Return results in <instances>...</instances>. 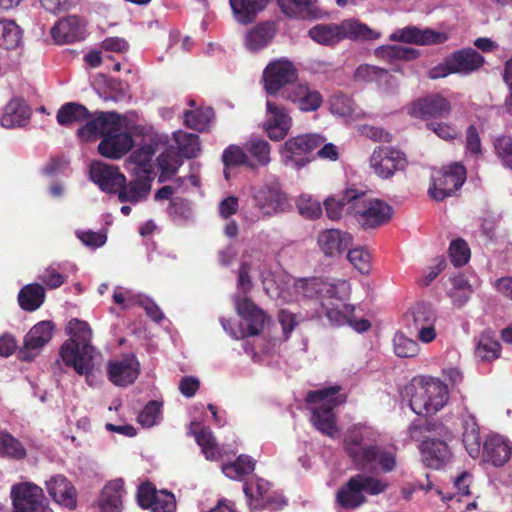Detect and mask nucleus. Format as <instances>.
I'll use <instances>...</instances> for the list:
<instances>
[{"label": "nucleus", "instance_id": "nucleus-18", "mask_svg": "<svg viewBox=\"0 0 512 512\" xmlns=\"http://www.w3.org/2000/svg\"><path fill=\"white\" fill-rule=\"evenodd\" d=\"M291 126L292 119L285 108L267 100L264 129L268 137L272 141H280L286 137Z\"/></svg>", "mask_w": 512, "mask_h": 512}, {"label": "nucleus", "instance_id": "nucleus-38", "mask_svg": "<svg viewBox=\"0 0 512 512\" xmlns=\"http://www.w3.org/2000/svg\"><path fill=\"white\" fill-rule=\"evenodd\" d=\"M337 501L339 505L346 509L358 508L366 501V497L360 489V484L355 476L351 477L348 482L338 491Z\"/></svg>", "mask_w": 512, "mask_h": 512}, {"label": "nucleus", "instance_id": "nucleus-46", "mask_svg": "<svg viewBox=\"0 0 512 512\" xmlns=\"http://www.w3.org/2000/svg\"><path fill=\"white\" fill-rule=\"evenodd\" d=\"M194 436L207 460H217L220 457L219 447L209 428L201 427L198 432H194Z\"/></svg>", "mask_w": 512, "mask_h": 512}, {"label": "nucleus", "instance_id": "nucleus-12", "mask_svg": "<svg viewBox=\"0 0 512 512\" xmlns=\"http://www.w3.org/2000/svg\"><path fill=\"white\" fill-rule=\"evenodd\" d=\"M377 35L365 24L347 19L340 24L322 25V45H334L343 39L370 40Z\"/></svg>", "mask_w": 512, "mask_h": 512}, {"label": "nucleus", "instance_id": "nucleus-14", "mask_svg": "<svg viewBox=\"0 0 512 512\" xmlns=\"http://www.w3.org/2000/svg\"><path fill=\"white\" fill-rule=\"evenodd\" d=\"M43 490L32 483H19L12 487L11 499L15 512H53L43 505Z\"/></svg>", "mask_w": 512, "mask_h": 512}, {"label": "nucleus", "instance_id": "nucleus-31", "mask_svg": "<svg viewBox=\"0 0 512 512\" xmlns=\"http://www.w3.org/2000/svg\"><path fill=\"white\" fill-rule=\"evenodd\" d=\"M124 494V481L122 479H114L108 482L102 489L98 501L101 512H121Z\"/></svg>", "mask_w": 512, "mask_h": 512}, {"label": "nucleus", "instance_id": "nucleus-6", "mask_svg": "<svg viewBox=\"0 0 512 512\" xmlns=\"http://www.w3.org/2000/svg\"><path fill=\"white\" fill-rule=\"evenodd\" d=\"M344 447L358 469H366L376 462L384 472H390L395 468V453L375 445L364 446L363 437L359 431H353L345 439Z\"/></svg>", "mask_w": 512, "mask_h": 512}, {"label": "nucleus", "instance_id": "nucleus-3", "mask_svg": "<svg viewBox=\"0 0 512 512\" xmlns=\"http://www.w3.org/2000/svg\"><path fill=\"white\" fill-rule=\"evenodd\" d=\"M402 394L418 415H433L441 410L449 399L447 386L434 378L417 376L404 386Z\"/></svg>", "mask_w": 512, "mask_h": 512}, {"label": "nucleus", "instance_id": "nucleus-34", "mask_svg": "<svg viewBox=\"0 0 512 512\" xmlns=\"http://www.w3.org/2000/svg\"><path fill=\"white\" fill-rule=\"evenodd\" d=\"M449 63L456 73L469 74L479 69L483 63V56L472 48L462 49L449 56Z\"/></svg>", "mask_w": 512, "mask_h": 512}, {"label": "nucleus", "instance_id": "nucleus-8", "mask_svg": "<svg viewBox=\"0 0 512 512\" xmlns=\"http://www.w3.org/2000/svg\"><path fill=\"white\" fill-rule=\"evenodd\" d=\"M320 145L317 133L300 134L286 140L279 149L284 166L300 170L314 160L313 152Z\"/></svg>", "mask_w": 512, "mask_h": 512}, {"label": "nucleus", "instance_id": "nucleus-15", "mask_svg": "<svg viewBox=\"0 0 512 512\" xmlns=\"http://www.w3.org/2000/svg\"><path fill=\"white\" fill-rule=\"evenodd\" d=\"M68 339L62 344L59 352H93V332L90 325L78 318H72L65 327Z\"/></svg>", "mask_w": 512, "mask_h": 512}, {"label": "nucleus", "instance_id": "nucleus-33", "mask_svg": "<svg viewBox=\"0 0 512 512\" xmlns=\"http://www.w3.org/2000/svg\"><path fill=\"white\" fill-rule=\"evenodd\" d=\"M461 426L463 429L462 442L472 458L479 457L481 453L480 429L476 418L470 413L462 414Z\"/></svg>", "mask_w": 512, "mask_h": 512}, {"label": "nucleus", "instance_id": "nucleus-26", "mask_svg": "<svg viewBox=\"0 0 512 512\" xmlns=\"http://www.w3.org/2000/svg\"><path fill=\"white\" fill-rule=\"evenodd\" d=\"M133 176L132 180L128 183L125 181L116 191L121 203L137 205L145 201L150 194L153 179H150V176Z\"/></svg>", "mask_w": 512, "mask_h": 512}, {"label": "nucleus", "instance_id": "nucleus-22", "mask_svg": "<svg viewBox=\"0 0 512 512\" xmlns=\"http://www.w3.org/2000/svg\"><path fill=\"white\" fill-rule=\"evenodd\" d=\"M451 440L440 436L424 440L420 446L424 464L433 469L445 466L451 458V450L447 444Z\"/></svg>", "mask_w": 512, "mask_h": 512}, {"label": "nucleus", "instance_id": "nucleus-63", "mask_svg": "<svg viewBox=\"0 0 512 512\" xmlns=\"http://www.w3.org/2000/svg\"><path fill=\"white\" fill-rule=\"evenodd\" d=\"M354 309V306L348 304H342L341 308H327L326 317L332 326H341L351 321Z\"/></svg>", "mask_w": 512, "mask_h": 512}, {"label": "nucleus", "instance_id": "nucleus-19", "mask_svg": "<svg viewBox=\"0 0 512 512\" xmlns=\"http://www.w3.org/2000/svg\"><path fill=\"white\" fill-rule=\"evenodd\" d=\"M90 178L102 191L107 193L116 192L126 180L125 175L116 166L102 161L91 163Z\"/></svg>", "mask_w": 512, "mask_h": 512}, {"label": "nucleus", "instance_id": "nucleus-21", "mask_svg": "<svg viewBox=\"0 0 512 512\" xmlns=\"http://www.w3.org/2000/svg\"><path fill=\"white\" fill-rule=\"evenodd\" d=\"M157 150V141L154 137L149 139V142L141 144L127 160V166L133 175L150 176L154 179V166L152 158Z\"/></svg>", "mask_w": 512, "mask_h": 512}, {"label": "nucleus", "instance_id": "nucleus-13", "mask_svg": "<svg viewBox=\"0 0 512 512\" xmlns=\"http://www.w3.org/2000/svg\"><path fill=\"white\" fill-rule=\"evenodd\" d=\"M342 386L322 387V434L332 439L340 437V429L336 425L334 409L347 401V395L340 393Z\"/></svg>", "mask_w": 512, "mask_h": 512}, {"label": "nucleus", "instance_id": "nucleus-47", "mask_svg": "<svg viewBox=\"0 0 512 512\" xmlns=\"http://www.w3.org/2000/svg\"><path fill=\"white\" fill-rule=\"evenodd\" d=\"M88 114L85 106L77 103H67L58 110L57 122L62 126L70 125L85 120Z\"/></svg>", "mask_w": 512, "mask_h": 512}, {"label": "nucleus", "instance_id": "nucleus-45", "mask_svg": "<svg viewBox=\"0 0 512 512\" xmlns=\"http://www.w3.org/2000/svg\"><path fill=\"white\" fill-rule=\"evenodd\" d=\"M179 152L183 157L194 158L200 153L199 137L196 134L177 131L174 133Z\"/></svg>", "mask_w": 512, "mask_h": 512}, {"label": "nucleus", "instance_id": "nucleus-43", "mask_svg": "<svg viewBox=\"0 0 512 512\" xmlns=\"http://www.w3.org/2000/svg\"><path fill=\"white\" fill-rule=\"evenodd\" d=\"M22 41V32L14 21L0 19V47L4 49H14Z\"/></svg>", "mask_w": 512, "mask_h": 512}, {"label": "nucleus", "instance_id": "nucleus-25", "mask_svg": "<svg viewBox=\"0 0 512 512\" xmlns=\"http://www.w3.org/2000/svg\"><path fill=\"white\" fill-rule=\"evenodd\" d=\"M451 111V106L446 98L434 94L414 102L410 108V114L419 118L439 117L446 118Z\"/></svg>", "mask_w": 512, "mask_h": 512}, {"label": "nucleus", "instance_id": "nucleus-36", "mask_svg": "<svg viewBox=\"0 0 512 512\" xmlns=\"http://www.w3.org/2000/svg\"><path fill=\"white\" fill-rule=\"evenodd\" d=\"M198 170L199 167L197 164H191L189 175L179 177L172 185H166L160 188L155 194V199H169L176 192L185 191L189 187H197L199 185Z\"/></svg>", "mask_w": 512, "mask_h": 512}, {"label": "nucleus", "instance_id": "nucleus-42", "mask_svg": "<svg viewBox=\"0 0 512 512\" xmlns=\"http://www.w3.org/2000/svg\"><path fill=\"white\" fill-rule=\"evenodd\" d=\"M255 461L248 455L242 454L233 462L222 465V472L232 480H241L255 469Z\"/></svg>", "mask_w": 512, "mask_h": 512}, {"label": "nucleus", "instance_id": "nucleus-53", "mask_svg": "<svg viewBox=\"0 0 512 512\" xmlns=\"http://www.w3.org/2000/svg\"><path fill=\"white\" fill-rule=\"evenodd\" d=\"M268 483L262 479H257L255 482L245 483L244 493L249 499L251 508H257L264 505L267 494Z\"/></svg>", "mask_w": 512, "mask_h": 512}, {"label": "nucleus", "instance_id": "nucleus-17", "mask_svg": "<svg viewBox=\"0 0 512 512\" xmlns=\"http://www.w3.org/2000/svg\"><path fill=\"white\" fill-rule=\"evenodd\" d=\"M296 77L297 70L292 62L286 59L274 61L264 70L265 89L269 94H275Z\"/></svg>", "mask_w": 512, "mask_h": 512}, {"label": "nucleus", "instance_id": "nucleus-59", "mask_svg": "<svg viewBox=\"0 0 512 512\" xmlns=\"http://www.w3.org/2000/svg\"><path fill=\"white\" fill-rule=\"evenodd\" d=\"M162 403L156 400L149 401L137 417L142 427L150 428L157 423L161 414Z\"/></svg>", "mask_w": 512, "mask_h": 512}, {"label": "nucleus", "instance_id": "nucleus-62", "mask_svg": "<svg viewBox=\"0 0 512 512\" xmlns=\"http://www.w3.org/2000/svg\"><path fill=\"white\" fill-rule=\"evenodd\" d=\"M305 404L311 424L320 431V390L309 391L305 397Z\"/></svg>", "mask_w": 512, "mask_h": 512}, {"label": "nucleus", "instance_id": "nucleus-41", "mask_svg": "<svg viewBox=\"0 0 512 512\" xmlns=\"http://www.w3.org/2000/svg\"><path fill=\"white\" fill-rule=\"evenodd\" d=\"M157 164L160 170L159 181L166 182L176 174L182 165V159L175 150L166 149L158 156Z\"/></svg>", "mask_w": 512, "mask_h": 512}, {"label": "nucleus", "instance_id": "nucleus-48", "mask_svg": "<svg viewBox=\"0 0 512 512\" xmlns=\"http://www.w3.org/2000/svg\"><path fill=\"white\" fill-rule=\"evenodd\" d=\"M272 37L273 32L269 25H259L247 33L245 39L246 47L250 51H258L265 47Z\"/></svg>", "mask_w": 512, "mask_h": 512}, {"label": "nucleus", "instance_id": "nucleus-55", "mask_svg": "<svg viewBox=\"0 0 512 512\" xmlns=\"http://www.w3.org/2000/svg\"><path fill=\"white\" fill-rule=\"evenodd\" d=\"M410 315L412 317L414 328L434 324L436 318L432 306L424 302L417 303L412 307Z\"/></svg>", "mask_w": 512, "mask_h": 512}, {"label": "nucleus", "instance_id": "nucleus-2", "mask_svg": "<svg viewBox=\"0 0 512 512\" xmlns=\"http://www.w3.org/2000/svg\"><path fill=\"white\" fill-rule=\"evenodd\" d=\"M249 270L250 266L246 262L242 263L238 272L237 292L233 296L235 310L246 323V327L242 324L235 325L230 319L220 318L223 330L233 339L258 335L267 321L264 311L247 296L252 289Z\"/></svg>", "mask_w": 512, "mask_h": 512}, {"label": "nucleus", "instance_id": "nucleus-28", "mask_svg": "<svg viewBox=\"0 0 512 512\" xmlns=\"http://www.w3.org/2000/svg\"><path fill=\"white\" fill-rule=\"evenodd\" d=\"M31 110L23 99L14 98L4 107L0 124L6 129L21 128L27 125Z\"/></svg>", "mask_w": 512, "mask_h": 512}, {"label": "nucleus", "instance_id": "nucleus-57", "mask_svg": "<svg viewBox=\"0 0 512 512\" xmlns=\"http://www.w3.org/2000/svg\"><path fill=\"white\" fill-rule=\"evenodd\" d=\"M376 54L381 57L412 60L417 58L419 52L413 48L400 45L382 46L376 49Z\"/></svg>", "mask_w": 512, "mask_h": 512}, {"label": "nucleus", "instance_id": "nucleus-11", "mask_svg": "<svg viewBox=\"0 0 512 512\" xmlns=\"http://www.w3.org/2000/svg\"><path fill=\"white\" fill-rule=\"evenodd\" d=\"M466 170L460 163H454L449 167L437 171L432 177V184L428 193L436 201H442L452 196L465 182Z\"/></svg>", "mask_w": 512, "mask_h": 512}, {"label": "nucleus", "instance_id": "nucleus-49", "mask_svg": "<svg viewBox=\"0 0 512 512\" xmlns=\"http://www.w3.org/2000/svg\"><path fill=\"white\" fill-rule=\"evenodd\" d=\"M214 116L211 108L196 109L184 113V123L191 129L205 131Z\"/></svg>", "mask_w": 512, "mask_h": 512}, {"label": "nucleus", "instance_id": "nucleus-52", "mask_svg": "<svg viewBox=\"0 0 512 512\" xmlns=\"http://www.w3.org/2000/svg\"><path fill=\"white\" fill-rule=\"evenodd\" d=\"M451 281L453 288L450 291V297L456 306L462 307L473 293L472 285L463 275L455 276Z\"/></svg>", "mask_w": 512, "mask_h": 512}, {"label": "nucleus", "instance_id": "nucleus-24", "mask_svg": "<svg viewBox=\"0 0 512 512\" xmlns=\"http://www.w3.org/2000/svg\"><path fill=\"white\" fill-rule=\"evenodd\" d=\"M512 454V444L499 434L488 435L483 442V460L494 467L505 465Z\"/></svg>", "mask_w": 512, "mask_h": 512}, {"label": "nucleus", "instance_id": "nucleus-27", "mask_svg": "<svg viewBox=\"0 0 512 512\" xmlns=\"http://www.w3.org/2000/svg\"><path fill=\"white\" fill-rule=\"evenodd\" d=\"M47 491L61 506L74 510L77 506V492L72 483L63 475L52 477L46 482Z\"/></svg>", "mask_w": 512, "mask_h": 512}, {"label": "nucleus", "instance_id": "nucleus-35", "mask_svg": "<svg viewBox=\"0 0 512 512\" xmlns=\"http://www.w3.org/2000/svg\"><path fill=\"white\" fill-rule=\"evenodd\" d=\"M54 328V323L49 320L36 323L25 335V348L27 350H39L44 348L45 345L51 341Z\"/></svg>", "mask_w": 512, "mask_h": 512}, {"label": "nucleus", "instance_id": "nucleus-29", "mask_svg": "<svg viewBox=\"0 0 512 512\" xmlns=\"http://www.w3.org/2000/svg\"><path fill=\"white\" fill-rule=\"evenodd\" d=\"M54 40L60 44L72 43L84 38L85 27L77 16L61 19L51 29Z\"/></svg>", "mask_w": 512, "mask_h": 512}, {"label": "nucleus", "instance_id": "nucleus-44", "mask_svg": "<svg viewBox=\"0 0 512 512\" xmlns=\"http://www.w3.org/2000/svg\"><path fill=\"white\" fill-rule=\"evenodd\" d=\"M350 283L340 278H322V294L328 298L345 301L350 295Z\"/></svg>", "mask_w": 512, "mask_h": 512}, {"label": "nucleus", "instance_id": "nucleus-16", "mask_svg": "<svg viewBox=\"0 0 512 512\" xmlns=\"http://www.w3.org/2000/svg\"><path fill=\"white\" fill-rule=\"evenodd\" d=\"M371 167L381 178L391 177L395 171L404 170L407 160L401 151L392 147H380L374 150L370 158Z\"/></svg>", "mask_w": 512, "mask_h": 512}, {"label": "nucleus", "instance_id": "nucleus-37", "mask_svg": "<svg viewBox=\"0 0 512 512\" xmlns=\"http://www.w3.org/2000/svg\"><path fill=\"white\" fill-rule=\"evenodd\" d=\"M287 98L295 103L301 111H314L320 107L319 93L311 90L307 85L300 84L294 87L288 93Z\"/></svg>", "mask_w": 512, "mask_h": 512}, {"label": "nucleus", "instance_id": "nucleus-51", "mask_svg": "<svg viewBox=\"0 0 512 512\" xmlns=\"http://www.w3.org/2000/svg\"><path fill=\"white\" fill-rule=\"evenodd\" d=\"M0 456L22 459L26 456V450L11 434L0 432Z\"/></svg>", "mask_w": 512, "mask_h": 512}, {"label": "nucleus", "instance_id": "nucleus-54", "mask_svg": "<svg viewBox=\"0 0 512 512\" xmlns=\"http://www.w3.org/2000/svg\"><path fill=\"white\" fill-rule=\"evenodd\" d=\"M346 259L361 274H369L371 271V254L363 247H357L347 250Z\"/></svg>", "mask_w": 512, "mask_h": 512}, {"label": "nucleus", "instance_id": "nucleus-30", "mask_svg": "<svg viewBox=\"0 0 512 512\" xmlns=\"http://www.w3.org/2000/svg\"><path fill=\"white\" fill-rule=\"evenodd\" d=\"M408 434L414 441H421L433 438V436L453 439L452 431L440 422H431L428 420H414L408 427Z\"/></svg>", "mask_w": 512, "mask_h": 512}, {"label": "nucleus", "instance_id": "nucleus-9", "mask_svg": "<svg viewBox=\"0 0 512 512\" xmlns=\"http://www.w3.org/2000/svg\"><path fill=\"white\" fill-rule=\"evenodd\" d=\"M250 196L255 207L265 217L283 212L288 205L287 196L275 175L267 176L262 185L251 186Z\"/></svg>", "mask_w": 512, "mask_h": 512}, {"label": "nucleus", "instance_id": "nucleus-20", "mask_svg": "<svg viewBox=\"0 0 512 512\" xmlns=\"http://www.w3.org/2000/svg\"><path fill=\"white\" fill-rule=\"evenodd\" d=\"M139 368L140 364L135 354H130L122 360H111L107 364L108 378L114 385L125 387L138 378Z\"/></svg>", "mask_w": 512, "mask_h": 512}, {"label": "nucleus", "instance_id": "nucleus-10", "mask_svg": "<svg viewBox=\"0 0 512 512\" xmlns=\"http://www.w3.org/2000/svg\"><path fill=\"white\" fill-rule=\"evenodd\" d=\"M350 233L340 229L322 231V273L337 271L345 263V252L352 244Z\"/></svg>", "mask_w": 512, "mask_h": 512}, {"label": "nucleus", "instance_id": "nucleus-56", "mask_svg": "<svg viewBox=\"0 0 512 512\" xmlns=\"http://www.w3.org/2000/svg\"><path fill=\"white\" fill-rule=\"evenodd\" d=\"M222 161L225 167L246 166L248 168V158L245 145L243 147L237 145H229L223 151Z\"/></svg>", "mask_w": 512, "mask_h": 512}, {"label": "nucleus", "instance_id": "nucleus-50", "mask_svg": "<svg viewBox=\"0 0 512 512\" xmlns=\"http://www.w3.org/2000/svg\"><path fill=\"white\" fill-rule=\"evenodd\" d=\"M329 110L332 114L342 117L353 116L359 118L362 115L361 111L354 108L351 99L342 93H337L330 98Z\"/></svg>", "mask_w": 512, "mask_h": 512}, {"label": "nucleus", "instance_id": "nucleus-23", "mask_svg": "<svg viewBox=\"0 0 512 512\" xmlns=\"http://www.w3.org/2000/svg\"><path fill=\"white\" fill-rule=\"evenodd\" d=\"M391 39L416 45H432L446 42L448 35L431 28L420 29L416 26H407L394 32Z\"/></svg>", "mask_w": 512, "mask_h": 512}, {"label": "nucleus", "instance_id": "nucleus-60", "mask_svg": "<svg viewBox=\"0 0 512 512\" xmlns=\"http://www.w3.org/2000/svg\"><path fill=\"white\" fill-rule=\"evenodd\" d=\"M299 213L307 219H317L320 215V203L309 194H301L297 200Z\"/></svg>", "mask_w": 512, "mask_h": 512}, {"label": "nucleus", "instance_id": "nucleus-4", "mask_svg": "<svg viewBox=\"0 0 512 512\" xmlns=\"http://www.w3.org/2000/svg\"><path fill=\"white\" fill-rule=\"evenodd\" d=\"M270 0H229L233 15L240 24H249ZM282 12L291 18L312 20L318 17L317 0H277Z\"/></svg>", "mask_w": 512, "mask_h": 512}, {"label": "nucleus", "instance_id": "nucleus-64", "mask_svg": "<svg viewBox=\"0 0 512 512\" xmlns=\"http://www.w3.org/2000/svg\"><path fill=\"white\" fill-rule=\"evenodd\" d=\"M449 253L451 262L455 266L465 265L470 257L469 247L462 239L455 240L450 244Z\"/></svg>", "mask_w": 512, "mask_h": 512}, {"label": "nucleus", "instance_id": "nucleus-32", "mask_svg": "<svg viewBox=\"0 0 512 512\" xmlns=\"http://www.w3.org/2000/svg\"><path fill=\"white\" fill-rule=\"evenodd\" d=\"M271 149L270 143L259 137H252L246 141L248 168L256 170L268 166L272 161Z\"/></svg>", "mask_w": 512, "mask_h": 512}, {"label": "nucleus", "instance_id": "nucleus-1", "mask_svg": "<svg viewBox=\"0 0 512 512\" xmlns=\"http://www.w3.org/2000/svg\"><path fill=\"white\" fill-rule=\"evenodd\" d=\"M79 137L90 141L102 137L99 153L110 159H119L133 147V139L123 130V120L116 112H101L78 130Z\"/></svg>", "mask_w": 512, "mask_h": 512}, {"label": "nucleus", "instance_id": "nucleus-39", "mask_svg": "<svg viewBox=\"0 0 512 512\" xmlns=\"http://www.w3.org/2000/svg\"><path fill=\"white\" fill-rule=\"evenodd\" d=\"M46 297L45 289L38 283L25 285L18 294L20 307L25 311H35L41 307Z\"/></svg>", "mask_w": 512, "mask_h": 512}, {"label": "nucleus", "instance_id": "nucleus-5", "mask_svg": "<svg viewBox=\"0 0 512 512\" xmlns=\"http://www.w3.org/2000/svg\"><path fill=\"white\" fill-rule=\"evenodd\" d=\"M349 207L347 213L365 230L375 229L386 224L393 215L392 207L383 200L354 188L344 192Z\"/></svg>", "mask_w": 512, "mask_h": 512}, {"label": "nucleus", "instance_id": "nucleus-40", "mask_svg": "<svg viewBox=\"0 0 512 512\" xmlns=\"http://www.w3.org/2000/svg\"><path fill=\"white\" fill-rule=\"evenodd\" d=\"M61 360L68 367H72L79 375H85L87 378L99 363L95 356L101 354H59Z\"/></svg>", "mask_w": 512, "mask_h": 512}, {"label": "nucleus", "instance_id": "nucleus-58", "mask_svg": "<svg viewBox=\"0 0 512 512\" xmlns=\"http://www.w3.org/2000/svg\"><path fill=\"white\" fill-rule=\"evenodd\" d=\"M494 150L502 164L512 170V135H502L494 140Z\"/></svg>", "mask_w": 512, "mask_h": 512}, {"label": "nucleus", "instance_id": "nucleus-7", "mask_svg": "<svg viewBox=\"0 0 512 512\" xmlns=\"http://www.w3.org/2000/svg\"><path fill=\"white\" fill-rule=\"evenodd\" d=\"M264 285L271 298L286 303L298 300L300 297L313 299L320 291V282L315 277L296 280L288 275H279L271 287L268 281H264Z\"/></svg>", "mask_w": 512, "mask_h": 512}, {"label": "nucleus", "instance_id": "nucleus-61", "mask_svg": "<svg viewBox=\"0 0 512 512\" xmlns=\"http://www.w3.org/2000/svg\"><path fill=\"white\" fill-rule=\"evenodd\" d=\"M168 213L175 221H187L192 217L191 203L183 198H173Z\"/></svg>", "mask_w": 512, "mask_h": 512}]
</instances>
